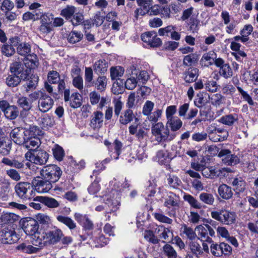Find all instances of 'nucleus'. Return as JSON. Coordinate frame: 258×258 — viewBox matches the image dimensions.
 Listing matches in <instances>:
<instances>
[{"label": "nucleus", "instance_id": "nucleus-58", "mask_svg": "<svg viewBox=\"0 0 258 258\" xmlns=\"http://www.w3.org/2000/svg\"><path fill=\"white\" fill-rule=\"evenodd\" d=\"M19 105L23 108L24 110L28 111L31 108V104L29 102L26 97H21L17 101Z\"/></svg>", "mask_w": 258, "mask_h": 258}, {"label": "nucleus", "instance_id": "nucleus-32", "mask_svg": "<svg viewBox=\"0 0 258 258\" xmlns=\"http://www.w3.org/2000/svg\"><path fill=\"white\" fill-rule=\"evenodd\" d=\"M231 184L236 192H242L245 189L246 183L241 177L234 178Z\"/></svg>", "mask_w": 258, "mask_h": 258}, {"label": "nucleus", "instance_id": "nucleus-33", "mask_svg": "<svg viewBox=\"0 0 258 258\" xmlns=\"http://www.w3.org/2000/svg\"><path fill=\"white\" fill-rule=\"evenodd\" d=\"M21 80H24V78L19 76L10 74L7 77L5 82L9 87H15L20 83Z\"/></svg>", "mask_w": 258, "mask_h": 258}, {"label": "nucleus", "instance_id": "nucleus-15", "mask_svg": "<svg viewBox=\"0 0 258 258\" xmlns=\"http://www.w3.org/2000/svg\"><path fill=\"white\" fill-rule=\"evenodd\" d=\"M10 136L14 143L18 145H23L24 146L27 138L25 129L20 127L15 128L12 130Z\"/></svg>", "mask_w": 258, "mask_h": 258}, {"label": "nucleus", "instance_id": "nucleus-20", "mask_svg": "<svg viewBox=\"0 0 258 258\" xmlns=\"http://www.w3.org/2000/svg\"><path fill=\"white\" fill-rule=\"evenodd\" d=\"M90 103L92 105L98 104L99 109H102L107 103V98L104 97H101L99 93L96 91L91 92L89 94Z\"/></svg>", "mask_w": 258, "mask_h": 258}, {"label": "nucleus", "instance_id": "nucleus-25", "mask_svg": "<svg viewBox=\"0 0 258 258\" xmlns=\"http://www.w3.org/2000/svg\"><path fill=\"white\" fill-rule=\"evenodd\" d=\"M34 201L40 202L51 208H55L59 206L58 202L52 198L37 196L35 198Z\"/></svg>", "mask_w": 258, "mask_h": 258}, {"label": "nucleus", "instance_id": "nucleus-9", "mask_svg": "<svg viewBox=\"0 0 258 258\" xmlns=\"http://www.w3.org/2000/svg\"><path fill=\"white\" fill-rule=\"evenodd\" d=\"M0 108L5 117L9 119H15L19 115V111L18 107L15 105H11L6 100L0 101Z\"/></svg>", "mask_w": 258, "mask_h": 258}, {"label": "nucleus", "instance_id": "nucleus-54", "mask_svg": "<svg viewBox=\"0 0 258 258\" xmlns=\"http://www.w3.org/2000/svg\"><path fill=\"white\" fill-rule=\"evenodd\" d=\"M54 123L53 119L50 116L45 115L40 121V125L42 127L48 128L52 126Z\"/></svg>", "mask_w": 258, "mask_h": 258}, {"label": "nucleus", "instance_id": "nucleus-35", "mask_svg": "<svg viewBox=\"0 0 258 258\" xmlns=\"http://www.w3.org/2000/svg\"><path fill=\"white\" fill-rule=\"evenodd\" d=\"M107 63L105 60H99L95 62L93 69L96 73L102 74L107 71Z\"/></svg>", "mask_w": 258, "mask_h": 258}, {"label": "nucleus", "instance_id": "nucleus-14", "mask_svg": "<svg viewBox=\"0 0 258 258\" xmlns=\"http://www.w3.org/2000/svg\"><path fill=\"white\" fill-rule=\"evenodd\" d=\"M189 249L192 253L196 256H201L204 252L209 253V246L207 243L202 242V245L196 239L189 243Z\"/></svg>", "mask_w": 258, "mask_h": 258}, {"label": "nucleus", "instance_id": "nucleus-11", "mask_svg": "<svg viewBox=\"0 0 258 258\" xmlns=\"http://www.w3.org/2000/svg\"><path fill=\"white\" fill-rule=\"evenodd\" d=\"M54 105L53 99L45 92H42L38 102V110L45 113L50 110Z\"/></svg>", "mask_w": 258, "mask_h": 258}, {"label": "nucleus", "instance_id": "nucleus-53", "mask_svg": "<svg viewBox=\"0 0 258 258\" xmlns=\"http://www.w3.org/2000/svg\"><path fill=\"white\" fill-rule=\"evenodd\" d=\"M162 113V110L157 109L153 112L150 113V115H147L149 120L153 123V125L155 124L158 121L159 118L161 117Z\"/></svg>", "mask_w": 258, "mask_h": 258}, {"label": "nucleus", "instance_id": "nucleus-12", "mask_svg": "<svg viewBox=\"0 0 258 258\" xmlns=\"http://www.w3.org/2000/svg\"><path fill=\"white\" fill-rule=\"evenodd\" d=\"M141 39L143 41L147 43L152 47H158L161 45L162 41L157 36L155 31L146 32L141 35Z\"/></svg>", "mask_w": 258, "mask_h": 258}, {"label": "nucleus", "instance_id": "nucleus-63", "mask_svg": "<svg viewBox=\"0 0 258 258\" xmlns=\"http://www.w3.org/2000/svg\"><path fill=\"white\" fill-rule=\"evenodd\" d=\"M168 184L173 188H176L181 183L180 180L175 175H170L167 178Z\"/></svg>", "mask_w": 258, "mask_h": 258}, {"label": "nucleus", "instance_id": "nucleus-27", "mask_svg": "<svg viewBox=\"0 0 258 258\" xmlns=\"http://www.w3.org/2000/svg\"><path fill=\"white\" fill-rule=\"evenodd\" d=\"M219 196L223 199L229 200L233 196V191L231 187L226 184H222L218 188Z\"/></svg>", "mask_w": 258, "mask_h": 258}, {"label": "nucleus", "instance_id": "nucleus-37", "mask_svg": "<svg viewBox=\"0 0 258 258\" xmlns=\"http://www.w3.org/2000/svg\"><path fill=\"white\" fill-rule=\"evenodd\" d=\"M40 145L39 138H26L24 146L29 150H33V148H38Z\"/></svg>", "mask_w": 258, "mask_h": 258}, {"label": "nucleus", "instance_id": "nucleus-41", "mask_svg": "<svg viewBox=\"0 0 258 258\" xmlns=\"http://www.w3.org/2000/svg\"><path fill=\"white\" fill-rule=\"evenodd\" d=\"M183 199L184 201L188 202L190 206L194 208L200 209L202 208V204L194 197L190 195H184Z\"/></svg>", "mask_w": 258, "mask_h": 258}, {"label": "nucleus", "instance_id": "nucleus-19", "mask_svg": "<svg viewBox=\"0 0 258 258\" xmlns=\"http://www.w3.org/2000/svg\"><path fill=\"white\" fill-rule=\"evenodd\" d=\"M11 41L14 46H17V51L20 55L24 56L31 52V49L30 45L26 42L19 43V38L18 37L13 38Z\"/></svg>", "mask_w": 258, "mask_h": 258}, {"label": "nucleus", "instance_id": "nucleus-28", "mask_svg": "<svg viewBox=\"0 0 258 258\" xmlns=\"http://www.w3.org/2000/svg\"><path fill=\"white\" fill-rule=\"evenodd\" d=\"M217 57V54L213 50L205 53L201 59V62L204 66L209 67L214 63V59Z\"/></svg>", "mask_w": 258, "mask_h": 258}, {"label": "nucleus", "instance_id": "nucleus-38", "mask_svg": "<svg viewBox=\"0 0 258 258\" xmlns=\"http://www.w3.org/2000/svg\"><path fill=\"white\" fill-rule=\"evenodd\" d=\"M181 229L182 234L185 235L187 238L191 241L196 239L197 235L195 230H194L192 228L188 227L185 224L182 226Z\"/></svg>", "mask_w": 258, "mask_h": 258}, {"label": "nucleus", "instance_id": "nucleus-2", "mask_svg": "<svg viewBox=\"0 0 258 258\" xmlns=\"http://www.w3.org/2000/svg\"><path fill=\"white\" fill-rule=\"evenodd\" d=\"M151 132L155 140L159 143L170 142L175 137V134L170 133L168 126H165L161 122L153 124L151 127Z\"/></svg>", "mask_w": 258, "mask_h": 258}, {"label": "nucleus", "instance_id": "nucleus-45", "mask_svg": "<svg viewBox=\"0 0 258 258\" xmlns=\"http://www.w3.org/2000/svg\"><path fill=\"white\" fill-rule=\"evenodd\" d=\"M38 81L37 77L34 76L30 80H28L26 83L23 85L24 89L26 92L28 93L30 90L35 88Z\"/></svg>", "mask_w": 258, "mask_h": 258}, {"label": "nucleus", "instance_id": "nucleus-61", "mask_svg": "<svg viewBox=\"0 0 258 258\" xmlns=\"http://www.w3.org/2000/svg\"><path fill=\"white\" fill-rule=\"evenodd\" d=\"M17 218V216L11 213H6L2 215L1 219L4 223H12Z\"/></svg>", "mask_w": 258, "mask_h": 258}, {"label": "nucleus", "instance_id": "nucleus-1", "mask_svg": "<svg viewBox=\"0 0 258 258\" xmlns=\"http://www.w3.org/2000/svg\"><path fill=\"white\" fill-rule=\"evenodd\" d=\"M63 236L62 231L56 229L48 231H42V233H37L35 237L37 240L35 245L44 247L47 245L54 244L59 241Z\"/></svg>", "mask_w": 258, "mask_h": 258}, {"label": "nucleus", "instance_id": "nucleus-40", "mask_svg": "<svg viewBox=\"0 0 258 258\" xmlns=\"http://www.w3.org/2000/svg\"><path fill=\"white\" fill-rule=\"evenodd\" d=\"M237 120V115L236 114H228L221 117L219 121V122L229 126L232 125Z\"/></svg>", "mask_w": 258, "mask_h": 258}, {"label": "nucleus", "instance_id": "nucleus-7", "mask_svg": "<svg viewBox=\"0 0 258 258\" xmlns=\"http://www.w3.org/2000/svg\"><path fill=\"white\" fill-rule=\"evenodd\" d=\"M39 224L37 221L31 218L26 220L23 223V230L27 235L32 236V243L35 245V242L37 240L35 237L37 233H42L41 231H38Z\"/></svg>", "mask_w": 258, "mask_h": 258}, {"label": "nucleus", "instance_id": "nucleus-51", "mask_svg": "<svg viewBox=\"0 0 258 258\" xmlns=\"http://www.w3.org/2000/svg\"><path fill=\"white\" fill-rule=\"evenodd\" d=\"M2 53L7 57H11L15 53V49L12 45L4 44L1 48Z\"/></svg>", "mask_w": 258, "mask_h": 258}, {"label": "nucleus", "instance_id": "nucleus-47", "mask_svg": "<svg viewBox=\"0 0 258 258\" xmlns=\"http://www.w3.org/2000/svg\"><path fill=\"white\" fill-rule=\"evenodd\" d=\"M54 157L58 161H61L64 156V152L62 147L55 145L52 149Z\"/></svg>", "mask_w": 258, "mask_h": 258}, {"label": "nucleus", "instance_id": "nucleus-31", "mask_svg": "<svg viewBox=\"0 0 258 258\" xmlns=\"http://www.w3.org/2000/svg\"><path fill=\"white\" fill-rule=\"evenodd\" d=\"M178 197L174 193L170 192L165 199L164 206L168 208L178 206Z\"/></svg>", "mask_w": 258, "mask_h": 258}, {"label": "nucleus", "instance_id": "nucleus-55", "mask_svg": "<svg viewBox=\"0 0 258 258\" xmlns=\"http://www.w3.org/2000/svg\"><path fill=\"white\" fill-rule=\"evenodd\" d=\"M219 73L225 78H230L232 76V71L229 65L227 63L220 68Z\"/></svg>", "mask_w": 258, "mask_h": 258}, {"label": "nucleus", "instance_id": "nucleus-34", "mask_svg": "<svg viewBox=\"0 0 258 258\" xmlns=\"http://www.w3.org/2000/svg\"><path fill=\"white\" fill-rule=\"evenodd\" d=\"M56 219L59 222L64 224L70 230H73L77 227L76 224L74 221L69 217L58 215L56 217Z\"/></svg>", "mask_w": 258, "mask_h": 258}, {"label": "nucleus", "instance_id": "nucleus-43", "mask_svg": "<svg viewBox=\"0 0 258 258\" xmlns=\"http://www.w3.org/2000/svg\"><path fill=\"white\" fill-rule=\"evenodd\" d=\"M83 35L81 32L77 31H71L68 37V40L71 43L79 42L83 38Z\"/></svg>", "mask_w": 258, "mask_h": 258}, {"label": "nucleus", "instance_id": "nucleus-24", "mask_svg": "<svg viewBox=\"0 0 258 258\" xmlns=\"http://www.w3.org/2000/svg\"><path fill=\"white\" fill-rule=\"evenodd\" d=\"M36 246L37 247H35L29 243L23 242L18 245L16 248L24 253L32 254L38 252L43 247H40L39 245Z\"/></svg>", "mask_w": 258, "mask_h": 258}, {"label": "nucleus", "instance_id": "nucleus-46", "mask_svg": "<svg viewBox=\"0 0 258 258\" xmlns=\"http://www.w3.org/2000/svg\"><path fill=\"white\" fill-rule=\"evenodd\" d=\"M124 70L123 68L121 67H111L110 68V77L112 80H115L119 79L121 77L123 73Z\"/></svg>", "mask_w": 258, "mask_h": 258}, {"label": "nucleus", "instance_id": "nucleus-22", "mask_svg": "<svg viewBox=\"0 0 258 258\" xmlns=\"http://www.w3.org/2000/svg\"><path fill=\"white\" fill-rule=\"evenodd\" d=\"M10 71L11 74L19 76L24 78L26 79V74L24 73L23 64L18 61H15L12 63L10 66Z\"/></svg>", "mask_w": 258, "mask_h": 258}, {"label": "nucleus", "instance_id": "nucleus-16", "mask_svg": "<svg viewBox=\"0 0 258 258\" xmlns=\"http://www.w3.org/2000/svg\"><path fill=\"white\" fill-rule=\"evenodd\" d=\"M52 183L48 180L41 178V176H37L33 181L38 191L41 193L48 192L52 187Z\"/></svg>", "mask_w": 258, "mask_h": 258}, {"label": "nucleus", "instance_id": "nucleus-13", "mask_svg": "<svg viewBox=\"0 0 258 258\" xmlns=\"http://www.w3.org/2000/svg\"><path fill=\"white\" fill-rule=\"evenodd\" d=\"M218 157L222 158V162L228 165H235L239 162L237 156L231 154L230 150L222 149L218 153Z\"/></svg>", "mask_w": 258, "mask_h": 258}, {"label": "nucleus", "instance_id": "nucleus-36", "mask_svg": "<svg viewBox=\"0 0 258 258\" xmlns=\"http://www.w3.org/2000/svg\"><path fill=\"white\" fill-rule=\"evenodd\" d=\"M210 96L206 93H200L197 95L194 102L196 106L199 108L205 105L208 102Z\"/></svg>", "mask_w": 258, "mask_h": 258}, {"label": "nucleus", "instance_id": "nucleus-8", "mask_svg": "<svg viewBox=\"0 0 258 258\" xmlns=\"http://www.w3.org/2000/svg\"><path fill=\"white\" fill-rule=\"evenodd\" d=\"M25 157L31 162L38 165H43L48 161L49 155L44 150H38L33 153H26Z\"/></svg>", "mask_w": 258, "mask_h": 258}, {"label": "nucleus", "instance_id": "nucleus-64", "mask_svg": "<svg viewBox=\"0 0 258 258\" xmlns=\"http://www.w3.org/2000/svg\"><path fill=\"white\" fill-rule=\"evenodd\" d=\"M154 103L151 101H147L143 107V114L144 115H149L152 111Z\"/></svg>", "mask_w": 258, "mask_h": 258}, {"label": "nucleus", "instance_id": "nucleus-10", "mask_svg": "<svg viewBox=\"0 0 258 258\" xmlns=\"http://www.w3.org/2000/svg\"><path fill=\"white\" fill-rule=\"evenodd\" d=\"M229 168H216L211 166L204 168L202 170V175L206 178H214L215 177L225 176L227 173L230 172Z\"/></svg>", "mask_w": 258, "mask_h": 258}, {"label": "nucleus", "instance_id": "nucleus-5", "mask_svg": "<svg viewBox=\"0 0 258 258\" xmlns=\"http://www.w3.org/2000/svg\"><path fill=\"white\" fill-rule=\"evenodd\" d=\"M41 178L50 181L53 183L57 181L61 175L60 168L55 165H49L40 170Z\"/></svg>", "mask_w": 258, "mask_h": 258}, {"label": "nucleus", "instance_id": "nucleus-6", "mask_svg": "<svg viewBox=\"0 0 258 258\" xmlns=\"http://www.w3.org/2000/svg\"><path fill=\"white\" fill-rule=\"evenodd\" d=\"M198 235V239L202 242L211 243L213 242L210 236L215 235V231L213 229L207 224L200 225L195 228Z\"/></svg>", "mask_w": 258, "mask_h": 258}, {"label": "nucleus", "instance_id": "nucleus-4", "mask_svg": "<svg viewBox=\"0 0 258 258\" xmlns=\"http://www.w3.org/2000/svg\"><path fill=\"white\" fill-rule=\"evenodd\" d=\"M211 216L214 219L226 225H230L234 224L236 218V215L235 212L225 209L212 211Z\"/></svg>", "mask_w": 258, "mask_h": 258}, {"label": "nucleus", "instance_id": "nucleus-62", "mask_svg": "<svg viewBox=\"0 0 258 258\" xmlns=\"http://www.w3.org/2000/svg\"><path fill=\"white\" fill-rule=\"evenodd\" d=\"M205 88L209 92H215L217 91L218 87L216 82L214 80L207 81L205 83Z\"/></svg>", "mask_w": 258, "mask_h": 258}, {"label": "nucleus", "instance_id": "nucleus-59", "mask_svg": "<svg viewBox=\"0 0 258 258\" xmlns=\"http://www.w3.org/2000/svg\"><path fill=\"white\" fill-rule=\"evenodd\" d=\"M188 25L190 31L193 33L197 32L199 29L200 21L196 18L192 16L190 18Z\"/></svg>", "mask_w": 258, "mask_h": 258}, {"label": "nucleus", "instance_id": "nucleus-60", "mask_svg": "<svg viewBox=\"0 0 258 258\" xmlns=\"http://www.w3.org/2000/svg\"><path fill=\"white\" fill-rule=\"evenodd\" d=\"M153 215L154 218L160 222L171 224L173 222L172 219L161 213H155L153 214Z\"/></svg>", "mask_w": 258, "mask_h": 258}, {"label": "nucleus", "instance_id": "nucleus-17", "mask_svg": "<svg viewBox=\"0 0 258 258\" xmlns=\"http://www.w3.org/2000/svg\"><path fill=\"white\" fill-rule=\"evenodd\" d=\"M160 240L163 243L170 242L172 240L173 237L172 232L168 228L161 225L159 226L155 231Z\"/></svg>", "mask_w": 258, "mask_h": 258}, {"label": "nucleus", "instance_id": "nucleus-48", "mask_svg": "<svg viewBox=\"0 0 258 258\" xmlns=\"http://www.w3.org/2000/svg\"><path fill=\"white\" fill-rule=\"evenodd\" d=\"M198 61L197 56L194 53H190L185 56L183 60V64L185 66L190 67Z\"/></svg>", "mask_w": 258, "mask_h": 258}, {"label": "nucleus", "instance_id": "nucleus-50", "mask_svg": "<svg viewBox=\"0 0 258 258\" xmlns=\"http://www.w3.org/2000/svg\"><path fill=\"white\" fill-rule=\"evenodd\" d=\"M40 130L36 126H30L28 129L25 130V134L27 138H38L37 136L40 135Z\"/></svg>", "mask_w": 258, "mask_h": 258}, {"label": "nucleus", "instance_id": "nucleus-49", "mask_svg": "<svg viewBox=\"0 0 258 258\" xmlns=\"http://www.w3.org/2000/svg\"><path fill=\"white\" fill-rule=\"evenodd\" d=\"M107 79L105 76L99 77L95 82V86L101 91H104L107 85Z\"/></svg>", "mask_w": 258, "mask_h": 258}, {"label": "nucleus", "instance_id": "nucleus-26", "mask_svg": "<svg viewBox=\"0 0 258 258\" xmlns=\"http://www.w3.org/2000/svg\"><path fill=\"white\" fill-rule=\"evenodd\" d=\"M12 142L6 137L0 138V154L6 156L10 154L12 149Z\"/></svg>", "mask_w": 258, "mask_h": 258}, {"label": "nucleus", "instance_id": "nucleus-3", "mask_svg": "<svg viewBox=\"0 0 258 258\" xmlns=\"http://www.w3.org/2000/svg\"><path fill=\"white\" fill-rule=\"evenodd\" d=\"M16 196L23 201H34L35 191L33 186L28 182H19L14 187Z\"/></svg>", "mask_w": 258, "mask_h": 258}, {"label": "nucleus", "instance_id": "nucleus-44", "mask_svg": "<svg viewBox=\"0 0 258 258\" xmlns=\"http://www.w3.org/2000/svg\"><path fill=\"white\" fill-rule=\"evenodd\" d=\"M199 199L201 201L209 205H212L215 201L213 195L207 192L201 193L199 196Z\"/></svg>", "mask_w": 258, "mask_h": 258}, {"label": "nucleus", "instance_id": "nucleus-42", "mask_svg": "<svg viewBox=\"0 0 258 258\" xmlns=\"http://www.w3.org/2000/svg\"><path fill=\"white\" fill-rule=\"evenodd\" d=\"M164 254L168 258H176L177 254L174 248L170 245L166 244L163 247Z\"/></svg>", "mask_w": 258, "mask_h": 258}, {"label": "nucleus", "instance_id": "nucleus-30", "mask_svg": "<svg viewBox=\"0 0 258 258\" xmlns=\"http://www.w3.org/2000/svg\"><path fill=\"white\" fill-rule=\"evenodd\" d=\"M166 125L168 127H170L172 131L175 132L181 127L182 121L178 117L175 116V117L167 120Z\"/></svg>", "mask_w": 258, "mask_h": 258}, {"label": "nucleus", "instance_id": "nucleus-21", "mask_svg": "<svg viewBox=\"0 0 258 258\" xmlns=\"http://www.w3.org/2000/svg\"><path fill=\"white\" fill-rule=\"evenodd\" d=\"M103 114L99 111L93 112L90 121V126L94 130H98L103 125Z\"/></svg>", "mask_w": 258, "mask_h": 258}, {"label": "nucleus", "instance_id": "nucleus-18", "mask_svg": "<svg viewBox=\"0 0 258 258\" xmlns=\"http://www.w3.org/2000/svg\"><path fill=\"white\" fill-rule=\"evenodd\" d=\"M1 236L2 242L8 244L16 242L19 239L16 232L11 228L4 229L1 232Z\"/></svg>", "mask_w": 258, "mask_h": 258}, {"label": "nucleus", "instance_id": "nucleus-39", "mask_svg": "<svg viewBox=\"0 0 258 258\" xmlns=\"http://www.w3.org/2000/svg\"><path fill=\"white\" fill-rule=\"evenodd\" d=\"M133 73L136 79L138 81V83L140 82L145 84L149 79L148 73L146 71H139L135 70V73Z\"/></svg>", "mask_w": 258, "mask_h": 258}, {"label": "nucleus", "instance_id": "nucleus-29", "mask_svg": "<svg viewBox=\"0 0 258 258\" xmlns=\"http://www.w3.org/2000/svg\"><path fill=\"white\" fill-rule=\"evenodd\" d=\"M137 120L133 110L130 109H127L124 110L120 115L119 121L123 125H126L132 121L135 118Z\"/></svg>", "mask_w": 258, "mask_h": 258}, {"label": "nucleus", "instance_id": "nucleus-23", "mask_svg": "<svg viewBox=\"0 0 258 258\" xmlns=\"http://www.w3.org/2000/svg\"><path fill=\"white\" fill-rule=\"evenodd\" d=\"M183 76L185 82H194L199 76V70L196 68H190L183 73Z\"/></svg>", "mask_w": 258, "mask_h": 258}, {"label": "nucleus", "instance_id": "nucleus-56", "mask_svg": "<svg viewBox=\"0 0 258 258\" xmlns=\"http://www.w3.org/2000/svg\"><path fill=\"white\" fill-rule=\"evenodd\" d=\"M47 77L48 82L51 84L58 83L61 79L59 73L55 71H50L48 73Z\"/></svg>", "mask_w": 258, "mask_h": 258}, {"label": "nucleus", "instance_id": "nucleus-57", "mask_svg": "<svg viewBox=\"0 0 258 258\" xmlns=\"http://www.w3.org/2000/svg\"><path fill=\"white\" fill-rule=\"evenodd\" d=\"M138 83V81L136 79L133 72L131 77L128 78L125 82V88L128 90H133L136 87Z\"/></svg>", "mask_w": 258, "mask_h": 258}, {"label": "nucleus", "instance_id": "nucleus-52", "mask_svg": "<svg viewBox=\"0 0 258 258\" xmlns=\"http://www.w3.org/2000/svg\"><path fill=\"white\" fill-rule=\"evenodd\" d=\"M76 12V8L73 6H67L61 11V15L65 17L66 19H71Z\"/></svg>", "mask_w": 258, "mask_h": 258}]
</instances>
